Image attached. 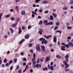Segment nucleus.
Segmentation results:
<instances>
[{"instance_id":"41","label":"nucleus","mask_w":73,"mask_h":73,"mask_svg":"<svg viewBox=\"0 0 73 73\" xmlns=\"http://www.w3.org/2000/svg\"><path fill=\"white\" fill-rule=\"evenodd\" d=\"M47 70V69H48V68H47L46 67H45V68H43V70L44 71H45V70Z\"/></svg>"},{"instance_id":"17","label":"nucleus","mask_w":73,"mask_h":73,"mask_svg":"<svg viewBox=\"0 0 73 73\" xmlns=\"http://www.w3.org/2000/svg\"><path fill=\"white\" fill-rule=\"evenodd\" d=\"M56 58H59V59H61V56L59 55L58 54L56 55Z\"/></svg>"},{"instance_id":"19","label":"nucleus","mask_w":73,"mask_h":73,"mask_svg":"<svg viewBox=\"0 0 73 73\" xmlns=\"http://www.w3.org/2000/svg\"><path fill=\"white\" fill-rule=\"evenodd\" d=\"M21 14V15H24L25 14V11H23Z\"/></svg>"},{"instance_id":"36","label":"nucleus","mask_w":73,"mask_h":73,"mask_svg":"<svg viewBox=\"0 0 73 73\" xmlns=\"http://www.w3.org/2000/svg\"><path fill=\"white\" fill-rule=\"evenodd\" d=\"M57 32H58V33H60V34H61V31L60 30H58L56 31V33Z\"/></svg>"},{"instance_id":"51","label":"nucleus","mask_w":73,"mask_h":73,"mask_svg":"<svg viewBox=\"0 0 73 73\" xmlns=\"http://www.w3.org/2000/svg\"><path fill=\"white\" fill-rule=\"evenodd\" d=\"M66 25H69V23L68 22H67L66 23Z\"/></svg>"},{"instance_id":"23","label":"nucleus","mask_w":73,"mask_h":73,"mask_svg":"<svg viewBox=\"0 0 73 73\" xmlns=\"http://www.w3.org/2000/svg\"><path fill=\"white\" fill-rule=\"evenodd\" d=\"M10 30L11 31V33H12V34H13V33L14 32V30H13V29H12L11 28H10Z\"/></svg>"},{"instance_id":"22","label":"nucleus","mask_w":73,"mask_h":73,"mask_svg":"<svg viewBox=\"0 0 73 73\" xmlns=\"http://www.w3.org/2000/svg\"><path fill=\"white\" fill-rule=\"evenodd\" d=\"M10 17V15L9 14L4 16L5 18H8V17Z\"/></svg>"},{"instance_id":"37","label":"nucleus","mask_w":73,"mask_h":73,"mask_svg":"<svg viewBox=\"0 0 73 73\" xmlns=\"http://www.w3.org/2000/svg\"><path fill=\"white\" fill-rule=\"evenodd\" d=\"M38 12L39 13H41L42 12V9H40L38 11Z\"/></svg>"},{"instance_id":"5","label":"nucleus","mask_w":73,"mask_h":73,"mask_svg":"<svg viewBox=\"0 0 73 73\" xmlns=\"http://www.w3.org/2000/svg\"><path fill=\"white\" fill-rule=\"evenodd\" d=\"M63 63L66 66V67H65L66 69H67V68H68V67L69 66V64H67V63H66V62H65V61H63Z\"/></svg>"},{"instance_id":"21","label":"nucleus","mask_w":73,"mask_h":73,"mask_svg":"<svg viewBox=\"0 0 73 73\" xmlns=\"http://www.w3.org/2000/svg\"><path fill=\"white\" fill-rule=\"evenodd\" d=\"M24 41H25V39H23L22 40L20 41V42L19 43V44L20 45V44H21Z\"/></svg>"},{"instance_id":"3","label":"nucleus","mask_w":73,"mask_h":73,"mask_svg":"<svg viewBox=\"0 0 73 73\" xmlns=\"http://www.w3.org/2000/svg\"><path fill=\"white\" fill-rule=\"evenodd\" d=\"M69 54H67V55L65 56V59L66 60V62H68V58H69Z\"/></svg>"},{"instance_id":"27","label":"nucleus","mask_w":73,"mask_h":73,"mask_svg":"<svg viewBox=\"0 0 73 73\" xmlns=\"http://www.w3.org/2000/svg\"><path fill=\"white\" fill-rule=\"evenodd\" d=\"M52 15H53V16L54 17H57V14H55L54 13H52Z\"/></svg>"},{"instance_id":"33","label":"nucleus","mask_w":73,"mask_h":73,"mask_svg":"<svg viewBox=\"0 0 73 73\" xmlns=\"http://www.w3.org/2000/svg\"><path fill=\"white\" fill-rule=\"evenodd\" d=\"M15 19L14 17H11V21H13L14 20H15Z\"/></svg>"},{"instance_id":"46","label":"nucleus","mask_w":73,"mask_h":73,"mask_svg":"<svg viewBox=\"0 0 73 73\" xmlns=\"http://www.w3.org/2000/svg\"><path fill=\"white\" fill-rule=\"evenodd\" d=\"M20 55L22 56H23L24 55V52H22L21 54H20Z\"/></svg>"},{"instance_id":"44","label":"nucleus","mask_w":73,"mask_h":73,"mask_svg":"<svg viewBox=\"0 0 73 73\" xmlns=\"http://www.w3.org/2000/svg\"><path fill=\"white\" fill-rule=\"evenodd\" d=\"M43 42L45 44H47V41L45 40L43 41Z\"/></svg>"},{"instance_id":"26","label":"nucleus","mask_w":73,"mask_h":73,"mask_svg":"<svg viewBox=\"0 0 73 73\" xmlns=\"http://www.w3.org/2000/svg\"><path fill=\"white\" fill-rule=\"evenodd\" d=\"M56 25H59L60 24V23L59 22H57L56 23Z\"/></svg>"},{"instance_id":"16","label":"nucleus","mask_w":73,"mask_h":73,"mask_svg":"<svg viewBox=\"0 0 73 73\" xmlns=\"http://www.w3.org/2000/svg\"><path fill=\"white\" fill-rule=\"evenodd\" d=\"M30 36H29V34H27L25 36V38H26V39H28L29 38V37Z\"/></svg>"},{"instance_id":"47","label":"nucleus","mask_w":73,"mask_h":73,"mask_svg":"<svg viewBox=\"0 0 73 73\" xmlns=\"http://www.w3.org/2000/svg\"><path fill=\"white\" fill-rule=\"evenodd\" d=\"M32 17H33V18H34L35 17V15L34 14H32Z\"/></svg>"},{"instance_id":"57","label":"nucleus","mask_w":73,"mask_h":73,"mask_svg":"<svg viewBox=\"0 0 73 73\" xmlns=\"http://www.w3.org/2000/svg\"><path fill=\"white\" fill-rule=\"evenodd\" d=\"M12 62V60H11L10 61H9V64L10 65H11V64Z\"/></svg>"},{"instance_id":"35","label":"nucleus","mask_w":73,"mask_h":73,"mask_svg":"<svg viewBox=\"0 0 73 73\" xmlns=\"http://www.w3.org/2000/svg\"><path fill=\"white\" fill-rule=\"evenodd\" d=\"M33 58H36V54L34 53L33 55Z\"/></svg>"},{"instance_id":"1","label":"nucleus","mask_w":73,"mask_h":73,"mask_svg":"<svg viewBox=\"0 0 73 73\" xmlns=\"http://www.w3.org/2000/svg\"><path fill=\"white\" fill-rule=\"evenodd\" d=\"M19 21V19H17L16 21V22L17 23L16 24H13L12 25V27H16V24L18 23V22Z\"/></svg>"},{"instance_id":"34","label":"nucleus","mask_w":73,"mask_h":73,"mask_svg":"<svg viewBox=\"0 0 73 73\" xmlns=\"http://www.w3.org/2000/svg\"><path fill=\"white\" fill-rule=\"evenodd\" d=\"M67 27L68 29H72V27L70 26H67Z\"/></svg>"},{"instance_id":"56","label":"nucleus","mask_w":73,"mask_h":73,"mask_svg":"<svg viewBox=\"0 0 73 73\" xmlns=\"http://www.w3.org/2000/svg\"><path fill=\"white\" fill-rule=\"evenodd\" d=\"M64 46H65L67 47V48H69V45H68H68H67L66 44H65V45H64Z\"/></svg>"},{"instance_id":"61","label":"nucleus","mask_w":73,"mask_h":73,"mask_svg":"<svg viewBox=\"0 0 73 73\" xmlns=\"http://www.w3.org/2000/svg\"><path fill=\"white\" fill-rule=\"evenodd\" d=\"M42 17H41L40 16H38V19H41Z\"/></svg>"},{"instance_id":"48","label":"nucleus","mask_w":73,"mask_h":73,"mask_svg":"<svg viewBox=\"0 0 73 73\" xmlns=\"http://www.w3.org/2000/svg\"><path fill=\"white\" fill-rule=\"evenodd\" d=\"M67 39L68 40H70L71 39V37L70 36L67 37Z\"/></svg>"},{"instance_id":"11","label":"nucleus","mask_w":73,"mask_h":73,"mask_svg":"<svg viewBox=\"0 0 73 73\" xmlns=\"http://www.w3.org/2000/svg\"><path fill=\"white\" fill-rule=\"evenodd\" d=\"M35 66L36 68H38L39 67H40V68H41V65L37 64H36Z\"/></svg>"},{"instance_id":"45","label":"nucleus","mask_w":73,"mask_h":73,"mask_svg":"<svg viewBox=\"0 0 73 73\" xmlns=\"http://www.w3.org/2000/svg\"><path fill=\"white\" fill-rule=\"evenodd\" d=\"M57 29H58V26H56L54 28V30H57Z\"/></svg>"},{"instance_id":"64","label":"nucleus","mask_w":73,"mask_h":73,"mask_svg":"<svg viewBox=\"0 0 73 73\" xmlns=\"http://www.w3.org/2000/svg\"><path fill=\"white\" fill-rule=\"evenodd\" d=\"M40 1V0H36L35 1V2L36 3H37L38 1Z\"/></svg>"},{"instance_id":"55","label":"nucleus","mask_w":73,"mask_h":73,"mask_svg":"<svg viewBox=\"0 0 73 73\" xmlns=\"http://www.w3.org/2000/svg\"><path fill=\"white\" fill-rule=\"evenodd\" d=\"M23 60L24 61H27V58H23Z\"/></svg>"},{"instance_id":"40","label":"nucleus","mask_w":73,"mask_h":73,"mask_svg":"<svg viewBox=\"0 0 73 73\" xmlns=\"http://www.w3.org/2000/svg\"><path fill=\"white\" fill-rule=\"evenodd\" d=\"M70 4H73V0L72 1H71L69 3Z\"/></svg>"},{"instance_id":"59","label":"nucleus","mask_w":73,"mask_h":73,"mask_svg":"<svg viewBox=\"0 0 73 73\" xmlns=\"http://www.w3.org/2000/svg\"><path fill=\"white\" fill-rule=\"evenodd\" d=\"M68 13V12L66 11H65L64 12V15H66V14H67Z\"/></svg>"},{"instance_id":"14","label":"nucleus","mask_w":73,"mask_h":73,"mask_svg":"<svg viewBox=\"0 0 73 73\" xmlns=\"http://www.w3.org/2000/svg\"><path fill=\"white\" fill-rule=\"evenodd\" d=\"M45 62H47L49 61V58L48 57H46L45 59Z\"/></svg>"},{"instance_id":"62","label":"nucleus","mask_w":73,"mask_h":73,"mask_svg":"<svg viewBox=\"0 0 73 73\" xmlns=\"http://www.w3.org/2000/svg\"><path fill=\"white\" fill-rule=\"evenodd\" d=\"M33 7H36V5L35 4H34L33 5Z\"/></svg>"},{"instance_id":"52","label":"nucleus","mask_w":73,"mask_h":73,"mask_svg":"<svg viewBox=\"0 0 73 73\" xmlns=\"http://www.w3.org/2000/svg\"><path fill=\"white\" fill-rule=\"evenodd\" d=\"M29 47H31V46H32V44L31 43H30L29 45Z\"/></svg>"},{"instance_id":"54","label":"nucleus","mask_w":73,"mask_h":73,"mask_svg":"<svg viewBox=\"0 0 73 73\" xmlns=\"http://www.w3.org/2000/svg\"><path fill=\"white\" fill-rule=\"evenodd\" d=\"M5 66V65L4 64H1V67H2V68H4Z\"/></svg>"},{"instance_id":"32","label":"nucleus","mask_w":73,"mask_h":73,"mask_svg":"<svg viewBox=\"0 0 73 73\" xmlns=\"http://www.w3.org/2000/svg\"><path fill=\"white\" fill-rule=\"evenodd\" d=\"M64 10H67L68 8L67 7H64L63 8Z\"/></svg>"},{"instance_id":"10","label":"nucleus","mask_w":73,"mask_h":73,"mask_svg":"<svg viewBox=\"0 0 73 73\" xmlns=\"http://www.w3.org/2000/svg\"><path fill=\"white\" fill-rule=\"evenodd\" d=\"M44 37H45L47 39H48V38H50V37H52V35H50L48 36H46V35H44Z\"/></svg>"},{"instance_id":"49","label":"nucleus","mask_w":73,"mask_h":73,"mask_svg":"<svg viewBox=\"0 0 73 73\" xmlns=\"http://www.w3.org/2000/svg\"><path fill=\"white\" fill-rule=\"evenodd\" d=\"M53 46V44H50L49 45V47H52Z\"/></svg>"},{"instance_id":"60","label":"nucleus","mask_w":73,"mask_h":73,"mask_svg":"<svg viewBox=\"0 0 73 73\" xmlns=\"http://www.w3.org/2000/svg\"><path fill=\"white\" fill-rule=\"evenodd\" d=\"M17 69H18L19 68V65H17L16 66Z\"/></svg>"},{"instance_id":"8","label":"nucleus","mask_w":73,"mask_h":73,"mask_svg":"<svg viewBox=\"0 0 73 73\" xmlns=\"http://www.w3.org/2000/svg\"><path fill=\"white\" fill-rule=\"evenodd\" d=\"M42 50V51L44 52L45 51V46H41Z\"/></svg>"},{"instance_id":"6","label":"nucleus","mask_w":73,"mask_h":73,"mask_svg":"<svg viewBox=\"0 0 73 73\" xmlns=\"http://www.w3.org/2000/svg\"><path fill=\"white\" fill-rule=\"evenodd\" d=\"M53 41L55 43L57 42V37H56V36H54Z\"/></svg>"},{"instance_id":"58","label":"nucleus","mask_w":73,"mask_h":73,"mask_svg":"<svg viewBox=\"0 0 73 73\" xmlns=\"http://www.w3.org/2000/svg\"><path fill=\"white\" fill-rule=\"evenodd\" d=\"M21 70H18V73H21Z\"/></svg>"},{"instance_id":"7","label":"nucleus","mask_w":73,"mask_h":73,"mask_svg":"<svg viewBox=\"0 0 73 73\" xmlns=\"http://www.w3.org/2000/svg\"><path fill=\"white\" fill-rule=\"evenodd\" d=\"M39 41H42V44H44V40H45V39L44 38H40L39 39Z\"/></svg>"},{"instance_id":"42","label":"nucleus","mask_w":73,"mask_h":73,"mask_svg":"<svg viewBox=\"0 0 73 73\" xmlns=\"http://www.w3.org/2000/svg\"><path fill=\"white\" fill-rule=\"evenodd\" d=\"M3 15V13H1L0 14V20L1 19V16Z\"/></svg>"},{"instance_id":"24","label":"nucleus","mask_w":73,"mask_h":73,"mask_svg":"<svg viewBox=\"0 0 73 73\" xmlns=\"http://www.w3.org/2000/svg\"><path fill=\"white\" fill-rule=\"evenodd\" d=\"M44 13L45 14H46L47 13H49V11H48V10H46V11H45L44 12Z\"/></svg>"},{"instance_id":"63","label":"nucleus","mask_w":73,"mask_h":73,"mask_svg":"<svg viewBox=\"0 0 73 73\" xmlns=\"http://www.w3.org/2000/svg\"><path fill=\"white\" fill-rule=\"evenodd\" d=\"M13 69V66H11L10 68V70H12Z\"/></svg>"},{"instance_id":"29","label":"nucleus","mask_w":73,"mask_h":73,"mask_svg":"<svg viewBox=\"0 0 73 73\" xmlns=\"http://www.w3.org/2000/svg\"><path fill=\"white\" fill-rule=\"evenodd\" d=\"M7 62V59H5L3 60V62L4 63H6Z\"/></svg>"},{"instance_id":"18","label":"nucleus","mask_w":73,"mask_h":73,"mask_svg":"<svg viewBox=\"0 0 73 73\" xmlns=\"http://www.w3.org/2000/svg\"><path fill=\"white\" fill-rule=\"evenodd\" d=\"M19 33L20 34L22 32V31L21 29V27H19Z\"/></svg>"},{"instance_id":"53","label":"nucleus","mask_w":73,"mask_h":73,"mask_svg":"<svg viewBox=\"0 0 73 73\" xmlns=\"http://www.w3.org/2000/svg\"><path fill=\"white\" fill-rule=\"evenodd\" d=\"M32 28V27L31 26H29L28 27V29H31Z\"/></svg>"},{"instance_id":"2","label":"nucleus","mask_w":73,"mask_h":73,"mask_svg":"<svg viewBox=\"0 0 73 73\" xmlns=\"http://www.w3.org/2000/svg\"><path fill=\"white\" fill-rule=\"evenodd\" d=\"M38 33L40 35H42V32H44V30H43L42 29L39 28L38 29Z\"/></svg>"},{"instance_id":"4","label":"nucleus","mask_w":73,"mask_h":73,"mask_svg":"<svg viewBox=\"0 0 73 73\" xmlns=\"http://www.w3.org/2000/svg\"><path fill=\"white\" fill-rule=\"evenodd\" d=\"M36 50L37 51H41V49H40V45L39 44H38L37 46H36Z\"/></svg>"},{"instance_id":"31","label":"nucleus","mask_w":73,"mask_h":73,"mask_svg":"<svg viewBox=\"0 0 73 73\" xmlns=\"http://www.w3.org/2000/svg\"><path fill=\"white\" fill-rule=\"evenodd\" d=\"M36 64V63H33L32 67L33 68H36V65H35Z\"/></svg>"},{"instance_id":"15","label":"nucleus","mask_w":73,"mask_h":73,"mask_svg":"<svg viewBox=\"0 0 73 73\" xmlns=\"http://www.w3.org/2000/svg\"><path fill=\"white\" fill-rule=\"evenodd\" d=\"M53 23L52 21H51L50 23H48L46 24V26L49 25H53Z\"/></svg>"},{"instance_id":"50","label":"nucleus","mask_w":73,"mask_h":73,"mask_svg":"<svg viewBox=\"0 0 73 73\" xmlns=\"http://www.w3.org/2000/svg\"><path fill=\"white\" fill-rule=\"evenodd\" d=\"M22 28L23 30H25V28L24 26L22 27Z\"/></svg>"},{"instance_id":"38","label":"nucleus","mask_w":73,"mask_h":73,"mask_svg":"<svg viewBox=\"0 0 73 73\" xmlns=\"http://www.w3.org/2000/svg\"><path fill=\"white\" fill-rule=\"evenodd\" d=\"M54 68V67L53 66H50V69L51 70H53V68Z\"/></svg>"},{"instance_id":"13","label":"nucleus","mask_w":73,"mask_h":73,"mask_svg":"<svg viewBox=\"0 0 73 73\" xmlns=\"http://www.w3.org/2000/svg\"><path fill=\"white\" fill-rule=\"evenodd\" d=\"M61 48V50H63V51H65V49L64 48H65V47L63 46H62Z\"/></svg>"},{"instance_id":"39","label":"nucleus","mask_w":73,"mask_h":73,"mask_svg":"<svg viewBox=\"0 0 73 73\" xmlns=\"http://www.w3.org/2000/svg\"><path fill=\"white\" fill-rule=\"evenodd\" d=\"M14 61H15V63H16V62H17V59L16 58H15L14 59Z\"/></svg>"},{"instance_id":"12","label":"nucleus","mask_w":73,"mask_h":73,"mask_svg":"<svg viewBox=\"0 0 73 73\" xmlns=\"http://www.w3.org/2000/svg\"><path fill=\"white\" fill-rule=\"evenodd\" d=\"M68 45L70 46H73V43L72 42H70L68 43Z\"/></svg>"},{"instance_id":"43","label":"nucleus","mask_w":73,"mask_h":73,"mask_svg":"<svg viewBox=\"0 0 73 73\" xmlns=\"http://www.w3.org/2000/svg\"><path fill=\"white\" fill-rule=\"evenodd\" d=\"M39 60H40L39 58H38L37 61V62H36L37 64H38V63H39V62H40Z\"/></svg>"},{"instance_id":"28","label":"nucleus","mask_w":73,"mask_h":73,"mask_svg":"<svg viewBox=\"0 0 73 73\" xmlns=\"http://www.w3.org/2000/svg\"><path fill=\"white\" fill-rule=\"evenodd\" d=\"M42 3L43 4H46V3H48V1H43Z\"/></svg>"},{"instance_id":"30","label":"nucleus","mask_w":73,"mask_h":73,"mask_svg":"<svg viewBox=\"0 0 73 73\" xmlns=\"http://www.w3.org/2000/svg\"><path fill=\"white\" fill-rule=\"evenodd\" d=\"M44 24H46H46L48 23V21L46 20H45L44 21Z\"/></svg>"},{"instance_id":"25","label":"nucleus","mask_w":73,"mask_h":73,"mask_svg":"<svg viewBox=\"0 0 73 73\" xmlns=\"http://www.w3.org/2000/svg\"><path fill=\"white\" fill-rule=\"evenodd\" d=\"M39 25H42V20H40L39 23Z\"/></svg>"},{"instance_id":"9","label":"nucleus","mask_w":73,"mask_h":73,"mask_svg":"<svg viewBox=\"0 0 73 73\" xmlns=\"http://www.w3.org/2000/svg\"><path fill=\"white\" fill-rule=\"evenodd\" d=\"M36 58H33L31 60V61L33 64H36V61L35 60Z\"/></svg>"},{"instance_id":"20","label":"nucleus","mask_w":73,"mask_h":73,"mask_svg":"<svg viewBox=\"0 0 73 73\" xmlns=\"http://www.w3.org/2000/svg\"><path fill=\"white\" fill-rule=\"evenodd\" d=\"M53 17L52 15L50 16V20H53Z\"/></svg>"}]
</instances>
